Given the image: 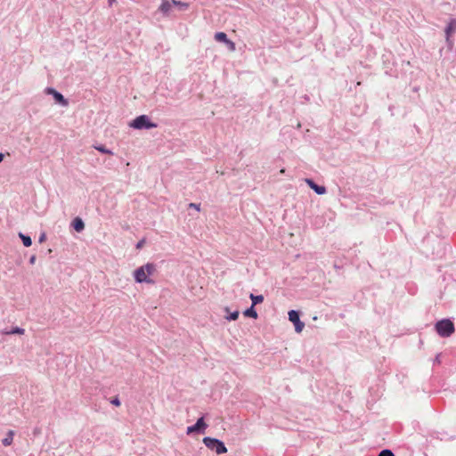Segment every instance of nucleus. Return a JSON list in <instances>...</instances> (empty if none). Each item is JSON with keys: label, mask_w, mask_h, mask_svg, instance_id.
Instances as JSON below:
<instances>
[{"label": "nucleus", "mask_w": 456, "mask_h": 456, "mask_svg": "<svg viewBox=\"0 0 456 456\" xmlns=\"http://www.w3.org/2000/svg\"><path fill=\"white\" fill-rule=\"evenodd\" d=\"M156 271V265L153 263H147L134 270V278L137 283L153 284L154 281L150 278Z\"/></svg>", "instance_id": "1"}, {"label": "nucleus", "mask_w": 456, "mask_h": 456, "mask_svg": "<svg viewBox=\"0 0 456 456\" xmlns=\"http://www.w3.org/2000/svg\"><path fill=\"white\" fill-rule=\"evenodd\" d=\"M215 39L218 42L226 43L228 41V37L224 32H216L214 36Z\"/></svg>", "instance_id": "19"}, {"label": "nucleus", "mask_w": 456, "mask_h": 456, "mask_svg": "<svg viewBox=\"0 0 456 456\" xmlns=\"http://www.w3.org/2000/svg\"><path fill=\"white\" fill-rule=\"evenodd\" d=\"M110 403H111L112 405H114V406H117V407H118V406H120L121 402H120V400H119L118 396H115V397H113V398L110 400Z\"/></svg>", "instance_id": "23"}, {"label": "nucleus", "mask_w": 456, "mask_h": 456, "mask_svg": "<svg viewBox=\"0 0 456 456\" xmlns=\"http://www.w3.org/2000/svg\"><path fill=\"white\" fill-rule=\"evenodd\" d=\"M378 456H395V453L389 449L382 450Z\"/></svg>", "instance_id": "20"}, {"label": "nucleus", "mask_w": 456, "mask_h": 456, "mask_svg": "<svg viewBox=\"0 0 456 456\" xmlns=\"http://www.w3.org/2000/svg\"><path fill=\"white\" fill-rule=\"evenodd\" d=\"M225 45H227V47L230 51H232V52L235 51V49H236L235 43L232 42V40L228 39V41H226Z\"/></svg>", "instance_id": "22"}, {"label": "nucleus", "mask_w": 456, "mask_h": 456, "mask_svg": "<svg viewBox=\"0 0 456 456\" xmlns=\"http://www.w3.org/2000/svg\"><path fill=\"white\" fill-rule=\"evenodd\" d=\"M189 208H194V209H196V210H198V211H199V210H200V204L190 203V204H189Z\"/></svg>", "instance_id": "24"}, {"label": "nucleus", "mask_w": 456, "mask_h": 456, "mask_svg": "<svg viewBox=\"0 0 456 456\" xmlns=\"http://www.w3.org/2000/svg\"><path fill=\"white\" fill-rule=\"evenodd\" d=\"M143 242H144V240H141V241H139V242L136 244V248H141V247L142 246Z\"/></svg>", "instance_id": "27"}, {"label": "nucleus", "mask_w": 456, "mask_h": 456, "mask_svg": "<svg viewBox=\"0 0 456 456\" xmlns=\"http://www.w3.org/2000/svg\"><path fill=\"white\" fill-rule=\"evenodd\" d=\"M24 332H25L24 329L20 328V327H13V328H12L9 330H4L3 334H5V335H22V334H24Z\"/></svg>", "instance_id": "13"}, {"label": "nucleus", "mask_w": 456, "mask_h": 456, "mask_svg": "<svg viewBox=\"0 0 456 456\" xmlns=\"http://www.w3.org/2000/svg\"><path fill=\"white\" fill-rule=\"evenodd\" d=\"M45 92L46 94L52 95L55 102L60 104L61 106L66 107L69 105V101L53 87H46L45 89Z\"/></svg>", "instance_id": "6"}, {"label": "nucleus", "mask_w": 456, "mask_h": 456, "mask_svg": "<svg viewBox=\"0 0 456 456\" xmlns=\"http://www.w3.org/2000/svg\"><path fill=\"white\" fill-rule=\"evenodd\" d=\"M173 6H177L180 11H185L189 7V4L178 0H172Z\"/></svg>", "instance_id": "18"}, {"label": "nucleus", "mask_w": 456, "mask_h": 456, "mask_svg": "<svg viewBox=\"0 0 456 456\" xmlns=\"http://www.w3.org/2000/svg\"><path fill=\"white\" fill-rule=\"evenodd\" d=\"M71 226L76 232H80L85 229V223L80 217H75L71 222Z\"/></svg>", "instance_id": "10"}, {"label": "nucleus", "mask_w": 456, "mask_h": 456, "mask_svg": "<svg viewBox=\"0 0 456 456\" xmlns=\"http://www.w3.org/2000/svg\"><path fill=\"white\" fill-rule=\"evenodd\" d=\"M224 311L227 313V315L225 316V319L229 322L235 321L238 319L240 312L238 310H235L233 312H230L229 307H225Z\"/></svg>", "instance_id": "12"}, {"label": "nucleus", "mask_w": 456, "mask_h": 456, "mask_svg": "<svg viewBox=\"0 0 456 456\" xmlns=\"http://www.w3.org/2000/svg\"><path fill=\"white\" fill-rule=\"evenodd\" d=\"M435 329L442 338H448L455 331L454 324L450 319L438 321L435 325Z\"/></svg>", "instance_id": "3"}, {"label": "nucleus", "mask_w": 456, "mask_h": 456, "mask_svg": "<svg viewBox=\"0 0 456 456\" xmlns=\"http://www.w3.org/2000/svg\"><path fill=\"white\" fill-rule=\"evenodd\" d=\"M243 314L246 316V317H250V318H253V319H256L258 314L255 309V306L254 305H251L250 307L247 308L244 312H243Z\"/></svg>", "instance_id": "15"}, {"label": "nucleus", "mask_w": 456, "mask_h": 456, "mask_svg": "<svg viewBox=\"0 0 456 456\" xmlns=\"http://www.w3.org/2000/svg\"><path fill=\"white\" fill-rule=\"evenodd\" d=\"M13 436H14V431L9 430L6 434V436L2 440L3 445H4V446L11 445L13 441Z\"/></svg>", "instance_id": "14"}, {"label": "nucleus", "mask_w": 456, "mask_h": 456, "mask_svg": "<svg viewBox=\"0 0 456 456\" xmlns=\"http://www.w3.org/2000/svg\"><path fill=\"white\" fill-rule=\"evenodd\" d=\"M129 126L136 129V130H142V129H152L156 128L158 126L157 123H154L151 120L149 116L142 114L138 117H136L134 119H133L129 123Z\"/></svg>", "instance_id": "2"}, {"label": "nucleus", "mask_w": 456, "mask_h": 456, "mask_svg": "<svg viewBox=\"0 0 456 456\" xmlns=\"http://www.w3.org/2000/svg\"><path fill=\"white\" fill-rule=\"evenodd\" d=\"M172 7V0H162L161 4L159 7V10L164 16H168Z\"/></svg>", "instance_id": "9"}, {"label": "nucleus", "mask_w": 456, "mask_h": 456, "mask_svg": "<svg viewBox=\"0 0 456 456\" xmlns=\"http://www.w3.org/2000/svg\"><path fill=\"white\" fill-rule=\"evenodd\" d=\"M19 237L22 240V243L25 247H30L32 245V240H31L30 236L26 235L22 232H20Z\"/></svg>", "instance_id": "17"}, {"label": "nucleus", "mask_w": 456, "mask_h": 456, "mask_svg": "<svg viewBox=\"0 0 456 456\" xmlns=\"http://www.w3.org/2000/svg\"><path fill=\"white\" fill-rule=\"evenodd\" d=\"M4 155L0 152V163L3 161Z\"/></svg>", "instance_id": "30"}, {"label": "nucleus", "mask_w": 456, "mask_h": 456, "mask_svg": "<svg viewBox=\"0 0 456 456\" xmlns=\"http://www.w3.org/2000/svg\"><path fill=\"white\" fill-rule=\"evenodd\" d=\"M202 441L206 447L216 452V454H224L227 452V448L224 443L217 438L205 436Z\"/></svg>", "instance_id": "4"}, {"label": "nucleus", "mask_w": 456, "mask_h": 456, "mask_svg": "<svg viewBox=\"0 0 456 456\" xmlns=\"http://www.w3.org/2000/svg\"><path fill=\"white\" fill-rule=\"evenodd\" d=\"M305 182L308 184V186L318 195H322L326 193V188L322 185L315 183L314 180L307 178Z\"/></svg>", "instance_id": "8"}, {"label": "nucleus", "mask_w": 456, "mask_h": 456, "mask_svg": "<svg viewBox=\"0 0 456 456\" xmlns=\"http://www.w3.org/2000/svg\"><path fill=\"white\" fill-rule=\"evenodd\" d=\"M288 314L289 320L295 326L296 332L300 333L305 327V323L300 321V312L297 310H290Z\"/></svg>", "instance_id": "5"}, {"label": "nucleus", "mask_w": 456, "mask_h": 456, "mask_svg": "<svg viewBox=\"0 0 456 456\" xmlns=\"http://www.w3.org/2000/svg\"><path fill=\"white\" fill-rule=\"evenodd\" d=\"M208 428L207 423L204 421V418L200 417L197 419L196 423L187 428L186 434L191 435L192 433L203 434Z\"/></svg>", "instance_id": "7"}, {"label": "nucleus", "mask_w": 456, "mask_h": 456, "mask_svg": "<svg viewBox=\"0 0 456 456\" xmlns=\"http://www.w3.org/2000/svg\"><path fill=\"white\" fill-rule=\"evenodd\" d=\"M456 29V19H452L448 25L445 28V35H446V40H449V37H451L452 33Z\"/></svg>", "instance_id": "11"}, {"label": "nucleus", "mask_w": 456, "mask_h": 456, "mask_svg": "<svg viewBox=\"0 0 456 456\" xmlns=\"http://www.w3.org/2000/svg\"><path fill=\"white\" fill-rule=\"evenodd\" d=\"M249 298L252 301L251 305H256L258 304H261L264 301V296L263 295H254L253 293H250Z\"/></svg>", "instance_id": "16"}, {"label": "nucleus", "mask_w": 456, "mask_h": 456, "mask_svg": "<svg viewBox=\"0 0 456 456\" xmlns=\"http://www.w3.org/2000/svg\"><path fill=\"white\" fill-rule=\"evenodd\" d=\"M116 0H108L109 5L111 6Z\"/></svg>", "instance_id": "29"}, {"label": "nucleus", "mask_w": 456, "mask_h": 456, "mask_svg": "<svg viewBox=\"0 0 456 456\" xmlns=\"http://www.w3.org/2000/svg\"><path fill=\"white\" fill-rule=\"evenodd\" d=\"M439 357H440V354H437V355L436 356V359H435V362H438V363L440 362V359H439Z\"/></svg>", "instance_id": "28"}, {"label": "nucleus", "mask_w": 456, "mask_h": 456, "mask_svg": "<svg viewBox=\"0 0 456 456\" xmlns=\"http://www.w3.org/2000/svg\"><path fill=\"white\" fill-rule=\"evenodd\" d=\"M36 259H37V258H36V256H35V255H32V256H30V258H29V264H30V265H34V264H35V262H36Z\"/></svg>", "instance_id": "26"}, {"label": "nucleus", "mask_w": 456, "mask_h": 456, "mask_svg": "<svg viewBox=\"0 0 456 456\" xmlns=\"http://www.w3.org/2000/svg\"><path fill=\"white\" fill-rule=\"evenodd\" d=\"M45 239H46V234L45 232L41 233L39 236V239H38L39 243L44 242L45 240Z\"/></svg>", "instance_id": "25"}, {"label": "nucleus", "mask_w": 456, "mask_h": 456, "mask_svg": "<svg viewBox=\"0 0 456 456\" xmlns=\"http://www.w3.org/2000/svg\"><path fill=\"white\" fill-rule=\"evenodd\" d=\"M96 150H98L99 151L105 153V154H112V151L110 150L107 149L103 145L96 147Z\"/></svg>", "instance_id": "21"}]
</instances>
